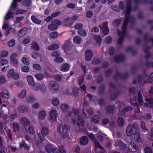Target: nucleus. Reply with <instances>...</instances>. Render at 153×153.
I'll return each mask as SVG.
<instances>
[{
	"label": "nucleus",
	"mask_w": 153,
	"mask_h": 153,
	"mask_svg": "<svg viewBox=\"0 0 153 153\" xmlns=\"http://www.w3.org/2000/svg\"><path fill=\"white\" fill-rule=\"evenodd\" d=\"M115 107L117 106L118 108H119L120 107L123 108L124 107V105L122 103L120 102H118L115 104Z\"/></svg>",
	"instance_id": "603ef678"
},
{
	"label": "nucleus",
	"mask_w": 153,
	"mask_h": 153,
	"mask_svg": "<svg viewBox=\"0 0 153 153\" xmlns=\"http://www.w3.org/2000/svg\"><path fill=\"white\" fill-rule=\"evenodd\" d=\"M48 133V130L46 127H43L41 130V132L38 134L40 140L42 141L45 140L44 135H46Z\"/></svg>",
	"instance_id": "20e7f679"
},
{
	"label": "nucleus",
	"mask_w": 153,
	"mask_h": 153,
	"mask_svg": "<svg viewBox=\"0 0 153 153\" xmlns=\"http://www.w3.org/2000/svg\"><path fill=\"white\" fill-rule=\"evenodd\" d=\"M132 109V108L131 107H127L125 108L124 110L121 111V112L122 114H124L126 111L131 110Z\"/></svg>",
	"instance_id": "37998d69"
},
{
	"label": "nucleus",
	"mask_w": 153,
	"mask_h": 153,
	"mask_svg": "<svg viewBox=\"0 0 153 153\" xmlns=\"http://www.w3.org/2000/svg\"><path fill=\"white\" fill-rule=\"evenodd\" d=\"M0 81L2 84H4L6 82V79L4 76L3 75L1 76L0 77Z\"/></svg>",
	"instance_id": "3c124183"
},
{
	"label": "nucleus",
	"mask_w": 153,
	"mask_h": 153,
	"mask_svg": "<svg viewBox=\"0 0 153 153\" xmlns=\"http://www.w3.org/2000/svg\"><path fill=\"white\" fill-rule=\"evenodd\" d=\"M46 150L48 152H50L52 151V147L50 144L47 145L46 147Z\"/></svg>",
	"instance_id": "ea45409f"
},
{
	"label": "nucleus",
	"mask_w": 153,
	"mask_h": 153,
	"mask_svg": "<svg viewBox=\"0 0 153 153\" xmlns=\"http://www.w3.org/2000/svg\"><path fill=\"white\" fill-rule=\"evenodd\" d=\"M13 129L15 131H17L19 130V127L17 123H15L13 124Z\"/></svg>",
	"instance_id": "5fc2aeb1"
},
{
	"label": "nucleus",
	"mask_w": 153,
	"mask_h": 153,
	"mask_svg": "<svg viewBox=\"0 0 153 153\" xmlns=\"http://www.w3.org/2000/svg\"><path fill=\"white\" fill-rule=\"evenodd\" d=\"M68 129V127L65 125V124H62L60 125L58 128V131L61 133H64V134L65 133V134L66 136H68V134L67 131Z\"/></svg>",
	"instance_id": "0eeeda50"
},
{
	"label": "nucleus",
	"mask_w": 153,
	"mask_h": 153,
	"mask_svg": "<svg viewBox=\"0 0 153 153\" xmlns=\"http://www.w3.org/2000/svg\"><path fill=\"white\" fill-rule=\"evenodd\" d=\"M31 3L30 0H25L22 3L23 5L25 6H29Z\"/></svg>",
	"instance_id": "58836bf2"
},
{
	"label": "nucleus",
	"mask_w": 153,
	"mask_h": 153,
	"mask_svg": "<svg viewBox=\"0 0 153 153\" xmlns=\"http://www.w3.org/2000/svg\"><path fill=\"white\" fill-rule=\"evenodd\" d=\"M113 107L108 106L107 108V110L109 113H111L113 112Z\"/></svg>",
	"instance_id": "0e129e2a"
},
{
	"label": "nucleus",
	"mask_w": 153,
	"mask_h": 153,
	"mask_svg": "<svg viewBox=\"0 0 153 153\" xmlns=\"http://www.w3.org/2000/svg\"><path fill=\"white\" fill-rule=\"evenodd\" d=\"M127 148L130 152H136L138 149L137 146L133 142L129 143L128 145Z\"/></svg>",
	"instance_id": "423d86ee"
},
{
	"label": "nucleus",
	"mask_w": 153,
	"mask_h": 153,
	"mask_svg": "<svg viewBox=\"0 0 153 153\" xmlns=\"http://www.w3.org/2000/svg\"><path fill=\"white\" fill-rule=\"evenodd\" d=\"M33 67L34 69L37 70H39L41 68L40 66L38 64L33 65Z\"/></svg>",
	"instance_id": "49530a36"
},
{
	"label": "nucleus",
	"mask_w": 153,
	"mask_h": 153,
	"mask_svg": "<svg viewBox=\"0 0 153 153\" xmlns=\"http://www.w3.org/2000/svg\"><path fill=\"white\" fill-rule=\"evenodd\" d=\"M35 77L37 80H41L43 79L44 76L42 74H38L35 75Z\"/></svg>",
	"instance_id": "4c0bfd02"
},
{
	"label": "nucleus",
	"mask_w": 153,
	"mask_h": 153,
	"mask_svg": "<svg viewBox=\"0 0 153 153\" xmlns=\"http://www.w3.org/2000/svg\"><path fill=\"white\" fill-rule=\"evenodd\" d=\"M22 0H14L11 5V9L13 10H15L18 7V5L17 4V2H20Z\"/></svg>",
	"instance_id": "aec40b11"
},
{
	"label": "nucleus",
	"mask_w": 153,
	"mask_h": 153,
	"mask_svg": "<svg viewBox=\"0 0 153 153\" xmlns=\"http://www.w3.org/2000/svg\"><path fill=\"white\" fill-rule=\"evenodd\" d=\"M95 39L97 42L99 44L101 41V39L100 36H95Z\"/></svg>",
	"instance_id": "338daca9"
},
{
	"label": "nucleus",
	"mask_w": 153,
	"mask_h": 153,
	"mask_svg": "<svg viewBox=\"0 0 153 153\" xmlns=\"http://www.w3.org/2000/svg\"><path fill=\"white\" fill-rule=\"evenodd\" d=\"M40 85H39L35 83V85L32 86V88L36 91H38L40 89Z\"/></svg>",
	"instance_id": "c03bdc74"
},
{
	"label": "nucleus",
	"mask_w": 153,
	"mask_h": 153,
	"mask_svg": "<svg viewBox=\"0 0 153 153\" xmlns=\"http://www.w3.org/2000/svg\"><path fill=\"white\" fill-rule=\"evenodd\" d=\"M62 24L61 21L58 20H54L52 21L51 24L49 25L48 28L51 30H54L58 28V26Z\"/></svg>",
	"instance_id": "f257e3e1"
},
{
	"label": "nucleus",
	"mask_w": 153,
	"mask_h": 153,
	"mask_svg": "<svg viewBox=\"0 0 153 153\" xmlns=\"http://www.w3.org/2000/svg\"><path fill=\"white\" fill-rule=\"evenodd\" d=\"M52 102L53 105L56 106L59 103V100L58 98H55L52 99Z\"/></svg>",
	"instance_id": "473e14b6"
},
{
	"label": "nucleus",
	"mask_w": 153,
	"mask_h": 153,
	"mask_svg": "<svg viewBox=\"0 0 153 153\" xmlns=\"http://www.w3.org/2000/svg\"><path fill=\"white\" fill-rule=\"evenodd\" d=\"M83 27L82 24L80 23L77 24L75 25V27L76 29H79L82 28Z\"/></svg>",
	"instance_id": "864d4df0"
},
{
	"label": "nucleus",
	"mask_w": 153,
	"mask_h": 153,
	"mask_svg": "<svg viewBox=\"0 0 153 153\" xmlns=\"http://www.w3.org/2000/svg\"><path fill=\"white\" fill-rule=\"evenodd\" d=\"M58 36V33L56 32H54L50 34V37L51 38L54 39L57 37Z\"/></svg>",
	"instance_id": "f704fd0d"
},
{
	"label": "nucleus",
	"mask_w": 153,
	"mask_h": 153,
	"mask_svg": "<svg viewBox=\"0 0 153 153\" xmlns=\"http://www.w3.org/2000/svg\"><path fill=\"white\" fill-rule=\"evenodd\" d=\"M138 101L139 103L138 105H137V103H136L134 102H133L134 101V100H131V103H133L134 105L137 106L138 107L142 105L143 101L142 99V96L140 92H139L138 93Z\"/></svg>",
	"instance_id": "9b49d317"
},
{
	"label": "nucleus",
	"mask_w": 153,
	"mask_h": 153,
	"mask_svg": "<svg viewBox=\"0 0 153 153\" xmlns=\"http://www.w3.org/2000/svg\"><path fill=\"white\" fill-rule=\"evenodd\" d=\"M31 48L37 51L39 50V47L38 44L35 42H33L31 44Z\"/></svg>",
	"instance_id": "b1692460"
},
{
	"label": "nucleus",
	"mask_w": 153,
	"mask_h": 153,
	"mask_svg": "<svg viewBox=\"0 0 153 153\" xmlns=\"http://www.w3.org/2000/svg\"><path fill=\"white\" fill-rule=\"evenodd\" d=\"M46 113L44 110L41 111L38 114L39 119L40 120H43L46 116Z\"/></svg>",
	"instance_id": "a211bd4d"
},
{
	"label": "nucleus",
	"mask_w": 153,
	"mask_h": 153,
	"mask_svg": "<svg viewBox=\"0 0 153 153\" xmlns=\"http://www.w3.org/2000/svg\"><path fill=\"white\" fill-rule=\"evenodd\" d=\"M59 48V46L57 44H53L49 46L48 48L50 50H53L57 49Z\"/></svg>",
	"instance_id": "7c9ffc66"
},
{
	"label": "nucleus",
	"mask_w": 153,
	"mask_h": 153,
	"mask_svg": "<svg viewBox=\"0 0 153 153\" xmlns=\"http://www.w3.org/2000/svg\"><path fill=\"white\" fill-rule=\"evenodd\" d=\"M58 116V113L56 110H52L49 113V121L51 122H54L56 120V118Z\"/></svg>",
	"instance_id": "7ed1b4c3"
},
{
	"label": "nucleus",
	"mask_w": 153,
	"mask_h": 153,
	"mask_svg": "<svg viewBox=\"0 0 153 153\" xmlns=\"http://www.w3.org/2000/svg\"><path fill=\"white\" fill-rule=\"evenodd\" d=\"M140 125L143 129L144 130H146L147 129V128L145 124L143 121L141 122Z\"/></svg>",
	"instance_id": "4d7b16f0"
},
{
	"label": "nucleus",
	"mask_w": 153,
	"mask_h": 153,
	"mask_svg": "<svg viewBox=\"0 0 153 153\" xmlns=\"http://www.w3.org/2000/svg\"><path fill=\"white\" fill-rule=\"evenodd\" d=\"M88 142V139L87 137L85 136H83L81 138L80 143L82 145H85L87 144Z\"/></svg>",
	"instance_id": "6ab92c4d"
},
{
	"label": "nucleus",
	"mask_w": 153,
	"mask_h": 153,
	"mask_svg": "<svg viewBox=\"0 0 153 153\" xmlns=\"http://www.w3.org/2000/svg\"><path fill=\"white\" fill-rule=\"evenodd\" d=\"M18 110L20 113H24L28 111L27 108L24 106L20 105L18 108Z\"/></svg>",
	"instance_id": "4be33fe9"
},
{
	"label": "nucleus",
	"mask_w": 153,
	"mask_h": 153,
	"mask_svg": "<svg viewBox=\"0 0 153 153\" xmlns=\"http://www.w3.org/2000/svg\"><path fill=\"white\" fill-rule=\"evenodd\" d=\"M109 52L110 54H113L114 52V48L112 47H110L109 49Z\"/></svg>",
	"instance_id": "774afa93"
},
{
	"label": "nucleus",
	"mask_w": 153,
	"mask_h": 153,
	"mask_svg": "<svg viewBox=\"0 0 153 153\" xmlns=\"http://www.w3.org/2000/svg\"><path fill=\"white\" fill-rule=\"evenodd\" d=\"M78 124L81 126H83L84 124V122L81 116H79L77 120Z\"/></svg>",
	"instance_id": "c756f323"
},
{
	"label": "nucleus",
	"mask_w": 153,
	"mask_h": 153,
	"mask_svg": "<svg viewBox=\"0 0 153 153\" xmlns=\"http://www.w3.org/2000/svg\"><path fill=\"white\" fill-rule=\"evenodd\" d=\"M145 153H152V151L151 148L149 147H146L145 149Z\"/></svg>",
	"instance_id": "052dcab7"
},
{
	"label": "nucleus",
	"mask_w": 153,
	"mask_h": 153,
	"mask_svg": "<svg viewBox=\"0 0 153 153\" xmlns=\"http://www.w3.org/2000/svg\"><path fill=\"white\" fill-rule=\"evenodd\" d=\"M82 41L81 38L79 36H76L73 39V42L76 44H80Z\"/></svg>",
	"instance_id": "c85d7f7f"
},
{
	"label": "nucleus",
	"mask_w": 153,
	"mask_h": 153,
	"mask_svg": "<svg viewBox=\"0 0 153 153\" xmlns=\"http://www.w3.org/2000/svg\"><path fill=\"white\" fill-rule=\"evenodd\" d=\"M17 56V54L14 53L12 54L10 56V59L11 60L16 59L15 58Z\"/></svg>",
	"instance_id": "680f3d73"
},
{
	"label": "nucleus",
	"mask_w": 153,
	"mask_h": 153,
	"mask_svg": "<svg viewBox=\"0 0 153 153\" xmlns=\"http://www.w3.org/2000/svg\"><path fill=\"white\" fill-rule=\"evenodd\" d=\"M27 79L28 85L32 86L35 85V82L33 78L31 75H27L26 76Z\"/></svg>",
	"instance_id": "2eb2a0df"
},
{
	"label": "nucleus",
	"mask_w": 153,
	"mask_h": 153,
	"mask_svg": "<svg viewBox=\"0 0 153 153\" xmlns=\"http://www.w3.org/2000/svg\"><path fill=\"white\" fill-rule=\"evenodd\" d=\"M92 57V53L91 51L89 50H87L85 52V58L87 60H90Z\"/></svg>",
	"instance_id": "4468645a"
},
{
	"label": "nucleus",
	"mask_w": 153,
	"mask_h": 153,
	"mask_svg": "<svg viewBox=\"0 0 153 153\" xmlns=\"http://www.w3.org/2000/svg\"><path fill=\"white\" fill-rule=\"evenodd\" d=\"M49 87L51 89L56 90L58 88V85L54 82L51 81L49 84Z\"/></svg>",
	"instance_id": "bb28decb"
},
{
	"label": "nucleus",
	"mask_w": 153,
	"mask_h": 153,
	"mask_svg": "<svg viewBox=\"0 0 153 153\" xmlns=\"http://www.w3.org/2000/svg\"><path fill=\"white\" fill-rule=\"evenodd\" d=\"M30 39L29 37H26L24 39L23 41V43L26 44L30 42Z\"/></svg>",
	"instance_id": "a18cd8bd"
},
{
	"label": "nucleus",
	"mask_w": 153,
	"mask_h": 153,
	"mask_svg": "<svg viewBox=\"0 0 153 153\" xmlns=\"http://www.w3.org/2000/svg\"><path fill=\"white\" fill-rule=\"evenodd\" d=\"M7 76L9 79L12 78L16 80L18 79L19 77V74L16 73L13 69H10L8 71Z\"/></svg>",
	"instance_id": "f03ea898"
},
{
	"label": "nucleus",
	"mask_w": 153,
	"mask_h": 153,
	"mask_svg": "<svg viewBox=\"0 0 153 153\" xmlns=\"http://www.w3.org/2000/svg\"><path fill=\"white\" fill-rule=\"evenodd\" d=\"M31 19L32 21L35 23L39 24L41 23V21L36 18L35 16H33L31 17Z\"/></svg>",
	"instance_id": "2f4dec72"
},
{
	"label": "nucleus",
	"mask_w": 153,
	"mask_h": 153,
	"mask_svg": "<svg viewBox=\"0 0 153 153\" xmlns=\"http://www.w3.org/2000/svg\"><path fill=\"white\" fill-rule=\"evenodd\" d=\"M115 145L116 146H118L122 150H125L126 149L125 145L120 140H117L116 142Z\"/></svg>",
	"instance_id": "dca6fc26"
},
{
	"label": "nucleus",
	"mask_w": 153,
	"mask_h": 153,
	"mask_svg": "<svg viewBox=\"0 0 153 153\" xmlns=\"http://www.w3.org/2000/svg\"><path fill=\"white\" fill-rule=\"evenodd\" d=\"M137 127V123L134 124L133 126H131L130 125L128 126L126 129V135L128 136H131L132 135V131L136 130Z\"/></svg>",
	"instance_id": "39448f33"
},
{
	"label": "nucleus",
	"mask_w": 153,
	"mask_h": 153,
	"mask_svg": "<svg viewBox=\"0 0 153 153\" xmlns=\"http://www.w3.org/2000/svg\"><path fill=\"white\" fill-rule=\"evenodd\" d=\"M78 33L80 35L82 36H85L86 34L85 31L83 30H81L79 31Z\"/></svg>",
	"instance_id": "13d9d810"
},
{
	"label": "nucleus",
	"mask_w": 153,
	"mask_h": 153,
	"mask_svg": "<svg viewBox=\"0 0 153 153\" xmlns=\"http://www.w3.org/2000/svg\"><path fill=\"white\" fill-rule=\"evenodd\" d=\"M11 10L13 11L12 9H11V7L9 11L7 13L4 17V22H6V20H7L10 18L13 17L15 15L14 13L11 12Z\"/></svg>",
	"instance_id": "ddd939ff"
},
{
	"label": "nucleus",
	"mask_w": 153,
	"mask_h": 153,
	"mask_svg": "<svg viewBox=\"0 0 153 153\" xmlns=\"http://www.w3.org/2000/svg\"><path fill=\"white\" fill-rule=\"evenodd\" d=\"M63 48L65 52H67L68 50L69 49V48L68 45H67L66 44H64L63 45Z\"/></svg>",
	"instance_id": "69168bd1"
},
{
	"label": "nucleus",
	"mask_w": 153,
	"mask_h": 153,
	"mask_svg": "<svg viewBox=\"0 0 153 153\" xmlns=\"http://www.w3.org/2000/svg\"><path fill=\"white\" fill-rule=\"evenodd\" d=\"M54 61L57 63H60L62 62L63 59L61 57H56L54 59Z\"/></svg>",
	"instance_id": "e433bc0d"
},
{
	"label": "nucleus",
	"mask_w": 153,
	"mask_h": 153,
	"mask_svg": "<svg viewBox=\"0 0 153 153\" xmlns=\"http://www.w3.org/2000/svg\"><path fill=\"white\" fill-rule=\"evenodd\" d=\"M39 56V53L36 52H34L32 53V56L33 58L36 59Z\"/></svg>",
	"instance_id": "6e6d98bb"
},
{
	"label": "nucleus",
	"mask_w": 153,
	"mask_h": 153,
	"mask_svg": "<svg viewBox=\"0 0 153 153\" xmlns=\"http://www.w3.org/2000/svg\"><path fill=\"white\" fill-rule=\"evenodd\" d=\"M144 105L150 108L153 106V98L150 97H146L145 99Z\"/></svg>",
	"instance_id": "1a4fd4ad"
},
{
	"label": "nucleus",
	"mask_w": 153,
	"mask_h": 153,
	"mask_svg": "<svg viewBox=\"0 0 153 153\" xmlns=\"http://www.w3.org/2000/svg\"><path fill=\"white\" fill-rule=\"evenodd\" d=\"M21 122L24 125L29 126L30 125V122L29 120L26 118H22L21 119Z\"/></svg>",
	"instance_id": "cd10ccee"
},
{
	"label": "nucleus",
	"mask_w": 153,
	"mask_h": 153,
	"mask_svg": "<svg viewBox=\"0 0 153 153\" xmlns=\"http://www.w3.org/2000/svg\"><path fill=\"white\" fill-rule=\"evenodd\" d=\"M128 19H126L124 21V24L123 25V27L122 28V32L118 31L117 33L119 36H120V37L124 36L125 33V30L126 28V26L127 23L128 21Z\"/></svg>",
	"instance_id": "f8f14e48"
},
{
	"label": "nucleus",
	"mask_w": 153,
	"mask_h": 153,
	"mask_svg": "<svg viewBox=\"0 0 153 153\" xmlns=\"http://www.w3.org/2000/svg\"><path fill=\"white\" fill-rule=\"evenodd\" d=\"M99 27L102 29V32L104 34H105V35L108 34L109 30L108 28L107 27V22H105L102 24L100 25Z\"/></svg>",
	"instance_id": "9d476101"
},
{
	"label": "nucleus",
	"mask_w": 153,
	"mask_h": 153,
	"mask_svg": "<svg viewBox=\"0 0 153 153\" xmlns=\"http://www.w3.org/2000/svg\"><path fill=\"white\" fill-rule=\"evenodd\" d=\"M21 70L23 72H27L29 71V68L27 66H24L22 67Z\"/></svg>",
	"instance_id": "79ce46f5"
},
{
	"label": "nucleus",
	"mask_w": 153,
	"mask_h": 153,
	"mask_svg": "<svg viewBox=\"0 0 153 153\" xmlns=\"http://www.w3.org/2000/svg\"><path fill=\"white\" fill-rule=\"evenodd\" d=\"M22 63L25 65H28L29 64V61L28 59L26 57H23L22 60Z\"/></svg>",
	"instance_id": "a19ab883"
},
{
	"label": "nucleus",
	"mask_w": 153,
	"mask_h": 153,
	"mask_svg": "<svg viewBox=\"0 0 153 153\" xmlns=\"http://www.w3.org/2000/svg\"><path fill=\"white\" fill-rule=\"evenodd\" d=\"M27 30V29L25 28L20 30L18 33V36L19 37H22L24 36Z\"/></svg>",
	"instance_id": "5701e85b"
},
{
	"label": "nucleus",
	"mask_w": 153,
	"mask_h": 153,
	"mask_svg": "<svg viewBox=\"0 0 153 153\" xmlns=\"http://www.w3.org/2000/svg\"><path fill=\"white\" fill-rule=\"evenodd\" d=\"M68 105L66 104H63L61 105V108L62 111L65 113V114L68 116H70L72 114L71 112L68 110Z\"/></svg>",
	"instance_id": "6e6552de"
},
{
	"label": "nucleus",
	"mask_w": 153,
	"mask_h": 153,
	"mask_svg": "<svg viewBox=\"0 0 153 153\" xmlns=\"http://www.w3.org/2000/svg\"><path fill=\"white\" fill-rule=\"evenodd\" d=\"M60 53L56 51H55L53 52L52 54V56H53L58 57V56H59Z\"/></svg>",
	"instance_id": "bf43d9fd"
},
{
	"label": "nucleus",
	"mask_w": 153,
	"mask_h": 153,
	"mask_svg": "<svg viewBox=\"0 0 153 153\" xmlns=\"http://www.w3.org/2000/svg\"><path fill=\"white\" fill-rule=\"evenodd\" d=\"M70 68V65L67 64H63L61 66V71H66L69 70Z\"/></svg>",
	"instance_id": "393cba45"
},
{
	"label": "nucleus",
	"mask_w": 153,
	"mask_h": 153,
	"mask_svg": "<svg viewBox=\"0 0 153 153\" xmlns=\"http://www.w3.org/2000/svg\"><path fill=\"white\" fill-rule=\"evenodd\" d=\"M36 100V98L34 97H30L27 99V101L29 102H33Z\"/></svg>",
	"instance_id": "09e8293b"
},
{
	"label": "nucleus",
	"mask_w": 153,
	"mask_h": 153,
	"mask_svg": "<svg viewBox=\"0 0 153 153\" xmlns=\"http://www.w3.org/2000/svg\"><path fill=\"white\" fill-rule=\"evenodd\" d=\"M1 96L6 98H8L10 97L9 94L7 90H3L1 94Z\"/></svg>",
	"instance_id": "412c9836"
},
{
	"label": "nucleus",
	"mask_w": 153,
	"mask_h": 153,
	"mask_svg": "<svg viewBox=\"0 0 153 153\" xmlns=\"http://www.w3.org/2000/svg\"><path fill=\"white\" fill-rule=\"evenodd\" d=\"M134 140L137 142H141L142 141V139L140 137V135L138 132L136 131L134 133Z\"/></svg>",
	"instance_id": "f3484780"
},
{
	"label": "nucleus",
	"mask_w": 153,
	"mask_h": 153,
	"mask_svg": "<svg viewBox=\"0 0 153 153\" xmlns=\"http://www.w3.org/2000/svg\"><path fill=\"white\" fill-rule=\"evenodd\" d=\"M99 116L98 115L95 116L93 117V120L94 123H96L99 121Z\"/></svg>",
	"instance_id": "8fccbe9b"
},
{
	"label": "nucleus",
	"mask_w": 153,
	"mask_h": 153,
	"mask_svg": "<svg viewBox=\"0 0 153 153\" xmlns=\"http://www.w3.org/2000/svg\"><path fill=\"white\" fill-rule=\"evenodd\" d=\"M26 91L25 90L23 89L19 95V97L20 98H23L26 95Z\"/></svg>",
	"instance_id": "c9c22d12"
},
{
	"label": "nucleus",
	"mask_w": 153,
	"mask_h": 153,
	"mask_svg": "<svg viewBox=\"0 0 153 153\" xmlns=\"http://www.w3.org/2000/svg\"><path fill=\"white\" fill-rule=\"evenodd\" d=\"M64 22L65 25L68 26H71L74 23V21H72V19L70 18H67L65 19Z\"/></svg>",
	"instance_id": "a878e982"
},
{
	"label": "nucleus",
	"mask_w": 153,
	"mask_h": 153,
	"mask_svg": "<svg viewBox=\"0 0 153 153\" xmlns=\"http://www.w3.org/2000/svg\"><path fill=\"white\" fill-rule=\"evenodd\" d=\"M117 123L120 126H123L125 123V122L123 118H119L117 120Z\"/></svg>",
	"instance_id": "72a5a7b5"
},
{
	"label": "nucleus",
	"mask_w": 153,
	"mask_h": 153,
	"mask_svg": "<svg viewBox=\"0 0 153 153\" xmlns=\"http://www.w3.org/2000/svg\"><path fill=\"white\" fill-rule=\"evenodd\" d=\"M15 44V41L14 39H12L8 42V45L9 47H12Z\"/></svg>",
	"instance_id": "de8ad7c7"
},
{
	"label": "nucleus",
	"mask_w": 153,
	"mask_h": 153,
	"mask_svg": "<svg viewBox=\"0 0 153 153\" xmlns=\"http://www.w3.org/2000/svg\"><path fill=\"white\" fill-rule=\"evenodd\" d=\"M25 12V10L19 9L16 12V14L18 15L19 14H23Z\"/></svg>",
	"instance_id": "e2e57ef3"
}]
</instances>
